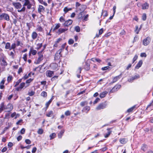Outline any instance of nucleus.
<instances>
[{
    "label": "nucleus",
    "mask_w": 153,
    "mask_h": 153,
    "mask_svg": "<svg viewBox=\"0 0 153 153\" xmlns=\"http://www.w3.org/2000/svg\"><path fill=\"white\" fill-rule=\"evenodd\" d=\"M0 108L2 109L3 111L4 110L7 108H9L10 111H11L13 108V107L11 104H8L7 106H5L4 105V103L2 102L0 105Z\"/></svg>",
    "instance_id": "nucleus-1"
},
{
    "label": "nucleus",
    "mask_w": 153,
    "mask_h": 153,
    "mask_svg": "<svg viewBox=\"0 0 153 153\" xmlns=\"http://www.w3.org/2000/svg\"><path fill=\"white\" fill-rule=\"evenodd\" d=\"M4 19L7 21L10 20V16L9 15L5 13H2L0 15V20Z\"/></svg>",
    "instance_id": "nucleus-2"
},
{
    "label": "nucleus",
    "mask_w": 153,
    "mask_h": 153,
    "mask_svg": "<svg viewBox=\"0 0 153 153\" xmlns=\"http://www.w3.org/2000/svg\"><path fill=\"white\" fill-rule=\"evenodd\" d=\"M61 52L60 51H58L55 54L54 59L55 60H58L60 61V58L62 56Z\"/></svg>",
    "instance_id": "nucleus-3"
},
{
    "label": "nucleus",
    "mask_w": 153,
    "mask_h": 153,
    "mask_svg": "<svg viewBox=\"0 0 153 153\" xmlns=\"http://www.w3.org/2000/svg\"><path fill=\"white\" fill-rule=\"evenodd\" d=\"M107 104L106 102L100 104L96 108V109L99 110L101 109L105 108Z\"/></svg>",
    "instance_id": "nucleus-4"
},
{
    "label": "nucleus",
    "mask_w": 153,
    "mask_h": 153,
    "mask_svg": "<svg viewBox=\"0 0 153 153\" xmlns=\"http://www.w3.org/2000/svg\"><path fill=\"white\" fill-rule=\"evenodd\" d=\"M39 57L36 62V64H39L40 62L43 59V56L42 53V51H39L38 53Z\"/></svg>",
    "instance_id": "nucleus-5"
},
{
    "label": "nucleus",
    "mask_w": 153,
    "mask_h": 153,
    "mask_svg": "<svg viewBox=\"0 0 153 153\" xmlns=\"http://www.w3.org/2000/svg\"><path fill=\"white\" fill-rule=\"evenodd\" d=\"M121 87V85H116L111 90L110 93H112L116 92Z\"/></svg>",
    "instance_id": "nucleus-6"
},
{
    "label": "nucleus",
    "mask_w": 153,
    "mask_h": 153,
    "mask_svg": "<svg viewBox=\"0 0 153 153\" xmlns=\"http://www.w3.org/2000/svg\"><path fill=\"white\" fill-rule=\"evenodd\" d=\"M151 41V39L150 37H147L145 39L143 40V45L145 46H147L148 45Z\"/></svg>",
    "instance_id": "nucleus-7"
},
{
    "label": "nucleus",
    "mask_w": 153,
    "mask_h": 153,
    "mask_svg": "<svg viewBox=\"0 0 153 153\" xmlns=\"http://www.w3.org/2000/svg\"><path fill=\"white\" fill-rule=\"evenodd\" d=\"M140 76L138 74H137L134 76H132L128 80V81L130 82H132V81L136 79H137L140 78Z\"/></svg>",
    "instance_id": "nucleus-8"
},
{
    "label": "nucleus",
    "mask_w": 153,
    "mask_h": 153,
    "mask_svg": "<svg viewBox=\"0 0 153 153\" xmlns=\"http://www.w3.org/2000/svg\"><path fill=\"white\" fill-rule=\"evenodd\" d=\"M73 22V21L71 19H68L65 22V23L63 24V25L64 26H68L71 25Z\"/></svg>",
    "instance_id": "nucleus-9"
},
{
    "label": "nucleus",
    "mask_w": 153,
    "mask_h": 153,
    "mask_svg": "<svg viewBox=\"0 0 153 153\" xmlns=\"http://www.w3.org/2000/svg\"><path fill=\"white\" fill-rule=\"evenodd\" d=\"M45 10V7L41 5H39L38 8V11L39 13L41 14L42 12H43Z\"/></svg>",
    "instance_id": "nucleus-10"
},
{
    "label": "nucleus",
    "mask_w": 153,
    "mask_h": 153,
    "mask_svg": "<svg viewBox=\"0 0 153 153\" xmlns=\"http://www.w3.org/2000/svg\"><path fill=\"white\" fill-rule=\"evenodd\" d=\"M53 75V71L50 70H48L46 71V75L47 76L51 77Z\"/></svg>",
    "instance_id": "nucleus-11"
},
{
    "label": "nucleus",
    "mask_w": 153,
    "mask_h": 153,
    "mask_svg": "<svg viewBox=\"0 0 153 153\" xmlns=\"http://www.w3.org/2000/svg\"><path fill=\"white\" fill-rule=\"evenodd\" d=\"M13 5L17 9H19L22 7V5L19 3H13Z\"/></svg>",
    "instance_id": "nucleus-12"
},
{
    "label": "nucleus",
    "mask_w": 153,
    "mask_h": 153,
    "mask_svg": "<svg viewBox=\"0 0 153 153\" xmlns=\"http://www.w3.org/2000/svg\"><path fill=\"white\" fill-rule=\"evenodd\" d=\"M122 74L119 76H116V77L114 78L113 79L112 82H111V83H114L117 82L118 79H119L121 77Z\"/></svg>",
    "instance_id": "nucleus-13"
},
{
    "label": "nucleus",
    "mask_w": 153,
    "mask_h": 153,
    "mask_svg": "<svg viewBox=\"0 0 153 153\" xmlns=\"http://www.w3.org/2000/svg\"><path fill=\"white\" fill-rule=\"evenodd\" d=\"M37 53V51L36 50H34L33 47H31L30 48V51L29 53V55H30L31 53L33 55H35Z\"/></svg>",
    "instance_id": "nucleus-14"
},
{
    "label": "nucleus",
    "mask_w": 153,
    "mask_h": 153,
    "mask_svg": "<svg viewBox=\"0 0 153 153\" xmlns=\"http://www.w3.org/2000/svg\"><path fill=\"white\" fill-rule=\"evenodd\" d=\"M90 109V108L89 106H86L83 107L82 111V112H86V113H87Z\"/></svg>",
    "instance_id": "nucleus-15"
},
{
    "label": "nucleus",
    "mask_w": 153,
    "mask_h": 153,
    "mask_svg": "<svg viewBox=\"0 0 153 153\" xmlns=\"http://www.w3.org/2000/svg\"><path fill=\"white\" fill-rule=\"evenodd\" d=\"M142 9L143 10L147 9L149 7V4L146 2H145L142 5Z\"/></svg>",
    "instance_id": "nucleus-16"
},
{
    "label": "nucleus",
    "mask_w": 153,
    "mask_h": 153,
    "mask_svg": "<svg viewBox=\"0 0 153 153\" xmlns=\"http://www.w3.org/2000/svg\"><path fill=\"white\" fill-rule=\"evenodd\" d=\"M111 129V128H107V130L108 131V132L107 133L105 134V135L104 137L105 138H107L109 136L110 134L112 132V131H110V130Z\"/></svg>",
    "instance_id": "nucleus-17"
},
{
    "label": "nucleus",
    "mask_w": 153,
    "mask_h": 153,
    "mask_svg": "<svg viewBox=\"0 0 153 153\" xmlns=\"http://www.w3.org/2000/svg\"><path fill=\"white\" fill-rule=\"evenodd\" d=\"M25 84V83L24 82H22L21 83L20 85V86L16 88V90L17 91H19L20 90L24 87Z\"/></svg>",
    "instance_id": "nucleus-18"
},
{
    "label": "nucleus",
    "mask_w": 153,
    "mask_h": 153,
    "mask_svg": "<svg viewBox=\"0 0 153 153\" xmlns=\"http://www.w3.org/2000/svg\"><path fill=\"white\" fill-rule=\"evenodd\" d=\"M38 36L37 33L35 31L32 32L31 34V37L32 39L33 40L36 39Z\"/></svg>",
    "instance_id": "nucleus-19"
},
{
    "label": "nucleus",
    "mask_w": 153,
    "mask_h": 153,
    "mask_svg": "<svg viewBox=\"0 0 153 153\" xmlns=\"http://www.w3.org/2000/svg\"><path fill=\"white\" fill-rule=\"evenodd\" d=\"M68 30V29H63V28H60L58 30V32L57 33L59 34H60L61 33H62L63 32H64L66 31L67 30Z\"/></svg>",
    "instance_id": "nucleus-20"
},
{
    "label": "nucleus",
    "mask_w": 153,
    "mask_h": 153,
    "mask_svg": "<svg viewBox=\"0 0 153 153\" xmlns=\"http://www.w3.org/2000/svg\"><path fill=\"white\" fill-rule=\"evenodd\" d=\"M143 62L142 60H140L137 64L135 67L136 69H138L140 68Z\"/></svg>",
    "instance_id": "nucleus-21"
},
{
    "label": "nucleus",
    "mask_w": 153,
    "mask_h": 153,
    "mask_svg": "<svg viewBox=\"0 0 153 153\" xmlns=\"http://www.w3.org/2000/svg\"><path fill=\"white\" fill-rule=\"evenodd\" d=\"M107 93L108 92L106 91H103L100 94V97L101 98H103L105 96Z\"/></svg>",
    "instance_id": "nucleus-22"
},
{
    "label": "nucleus",
    "mask_w": 153,
    "mask_h": 153,
    "mask_svg": "<svg viewBox=\"0 0 153 153\" xmlns=\"http://www.w3.org/2000/svg\"><path fill=\"white\" fill-rule=\"evenodd\" d=\"M85 65L84 67V69L86 71H88L90 69V65L87 62H85Z\"/></svg>",
    "instance_id": "nucleus-23"
},
{
    "label": "nucleus",
    "mask_w": 153,
    "mask_h": 153,
    "mask_svg": "<svg viewBox=\"0 0 153 153\" xmlns=\"http://www.w3.org/2000/svg\"><path fill=\"white\" fill-rule=\"evenodd\" d=\"M5 48L6 49H9V50H11L10 48V44L9 42H7L6 44Z\"/></svg>",
    "instance_id": "nucleus-24"
},
{
    "label": "nucleus",
    "mask_w": 153,
    "mask_h": 153,
    "mask_svg": "<svg viewBox=\"0 0 153 153\" xmlns=\"http://www.w3.org/2000/svg\"><path fill=\"white\" fill-rule=\"evenodd\" d=\"M88 102L86 101H84L81 102L80 103V105L81 107H83L84 106L87 105Z\"/></svg>",
    "instance_id": "nucleus-25"
},
{
    "label": "nucleus",
    "mask_w": 153,
    "mask_h": 153,
    "mask_svg": "<svg viewBox=\"0 0 153 153\" xmlns=\"http://www.w3.org/2000/svg\"><path fill=\"white\" fill-rule=\"evenodd\" d=\"M52 100V98H51L50 100L48 102H47L46 103V104H45V105L46 106V110L47 109V108L49 106V105L51 103V102Z\"/></svg>",
    "instance_id": "nucleus-26"
},
{
    "label": "nucleus",
    "mask_w": 153,
    "mask_h": 153,
    "mask_svg": "<svg viewBox=\"0 0 153 153\" xmlns=\"http://www.w3.org/2000/svg\"><path fill=\"white\" fill-rule=\"evenodd\" d=\"M53 112L52 111H50L48 112L46 114V115L48 117H50L53 116Z\"/></svg>",
    "instance_id": "nucleus-27"
},
{
    "label": "nucleus",
    "mask_w": 153,
    "mask_h": 153,
    "mask_svg": "<svg viewBox=\"0 0 153 153\" xmlns=\"http://www.w3.org/2000/svg\"><path fill=\"white\" fill-rule=\"evenodd\" d=\"M147 146L145 144H143L141 148V149L144 152L147 149Z\"/></svg>",
    "instance_id": "nucleus-28"
},
{
    "label": "nucleus",
    "mask_w": 153,
    "mask_h": 153,
    "mask_svg": "<svg viewBox=\"0 0 153 153\" xmlns=\"http://www.w3.org/2000/svg\"><path fill=\"white\" fill-rule=\"evenodd\" d=\"M64 131L62 130L58 134V137L59 138H60L62 137L63 133H64Z\"/></svg>",
    "instance_id": "nucleus-29"
},
{
    "label": "nucleus",
    "mask_w": 153,
    "mask_h": 153,
    "mask_svg": "<svg viewBox=\"0 0 153 153\" xmlns=\"http://www.w3.org/2000/svg\"><path fill=\"white\" fill-rule=\"evenodd\" d=\"M71 10V8H68L67 7H65L64 9V11L65 13H66L68 11Z\"/></svg>",
    "instance_id": "nucleus-30"
},
{
    "label": "nucleus",
    "mask_w": 153,
    "mask_h": 153,
    "mask_svg": "<svg viewBox=\"0 0 153 153\" xmlns=\"http://www.w3.org/2000/svg\"><path fill=\"white\" fill-rule=\"evenodd\" d=\"M136 106V105H134V106H132V107H131V108H129L127 110V112L129 113L131 112L135 108Z\"/></svg>",
    "instance_id": "nucleus-31"
},
{
    "label": "nucleus",
    "mask_w": 153,
    "mask_h": 153,
    "mask_svg": "<svg viewBox=\"0 0 153 153\" xmlns=\"http://www.w3.org/2000/svg\"><path fill=\"white\" fill-rule=\"evenodd\" d=\"M66 45V43H65L63 44L61 46V48L59 49L58 51H60L61 52H62L63 51L65 48V47Z\"/></svg>",
    "instance_id": "nucleus-32"
},
{
    "label": "nucleus",
    "mask_w": 153,
    "mask_h": 153,
    "mask_svg": "<svg viewBox=\"0 0 153 153\" xmlns=\"http://www.w3.org/2000/svg\"><path fill=\"white\" fill-rule=\"evenodd\" d=\"M102 15L104 16H108V13L105 10H103L102 13Z\"/></svg>",
    "instance_id": "nucleus-33"
},
{
    "label": "nucleus",
    "mask_w": 153,
    "mask_h": 153,
    "mask_svg": "<svg viewBox=\"0 0 153 153\" xmlns=\"http://www.w3.org/2000/svg\"><path fill=\"white\" fill-rule=\"evenodd\" d=\"M60 26V24L59 23L56 25L54 27L53 29V31H54L55 30L58 29Z\"/></svg>",
    "instance_id": "nucleus-34"
},
{
    "label": "nucleus",
    "mask_w": 153,
    "mask_h": 153,
    "mask_svg": "<svg viewBox=\"0 0 153 153\" xmlns=\"http://www.w3.org/2000/svg\"><path fill=\"white\" fill-rule=\"evenodd\" d=\"M41 96L44 97H46L47 96V93L45 91H42L41 93Z\"/></svg>",
    "instance_id": "nucleus-35"
},
{
    "label": "nucleus",
    "mask_w": 153,
    "mask_h": 153,
    "mask_svg": "<svg viewBox=\"0 0 153 153\" xmlns=\"http://www.w3.org/2000/svg\"><path fill=\"white\" fill-rule=\"evenodd\" d=\"M56 136V134L55 133H53L50 135V139L51 140L55 138Z\"/></svg>",
    "instance_id": "nucleus-36"
},
{
    "label": "nucleus",
    "mask_w": 153,
    "mask_h": 153,
    "mask_svg": "<svg viewBox=\"0 0 153 153\" xmlns=\"http://www.w3.org/2000/svg\"><path fill=\"white\" fill-rule=\"evenodd\" d=\"M142 19L143 21H145L146 19V15L145 13H143L142 16Z\"/></svg>",
    "instance_id": "nucleus-37"
},
{
    "label": "nucleus",
    "mask_w": 153,
    "mask_h": 153,
    "mask_svg": "<svg viewBox=\"0 0 153 153\" xmlns=\"http://www.w3.org/2000/svg\"><path fill=\"white\" fill-rule=\"evenodd\" d=\"M16 47V44L15 43H13L12 44L11 46H10V48L11 50L12 49H13V51H15L14 49Z\"/></svg>",
    "instance_id": "nucleus-38"
},
{
    "label": "nucleus",
    "mask_w": 153,
    "mask_h": 153,
    "mask_svg": "<svg viewBox=\"0 0 153 153\" xmlns=\"http://www.w3.org/2000/svg\"><path fill=\"white\" fill-rule=\"evenodd\" d=\"M22 79H20L18 80L16 82L15 85H14V87H16L17 85H18L22 81Z\"/></svg>",
    "instance_id": "nucleus-39"
},
{
    "label": "nucleus",
    "mask_w": 153,
    "mask_h": 153,
    "mask_svg": "<svg viewBox=\"0 0 153 153\" xmlns=\"http://www.w3.org/2000/svg\"><path fill=\"white\" fill-rule=\"evenodd\" d=\"M75 30L76 31V32H79L80 31V29L79 26H76L75 27Z\"/></svg>",
    "instance_id": "nucleus-40"
},
{
    "label": "nucleus",
    "mask_w": 153,
    "mask_h": 153,
    "mask_svg": "<svg viewBox=\"0 0 153 153\" xmlns=\"http://www.w3.org/2000/svg\"><path fill=\"white\" fill-rule=\"evenodd\" d=\"M120 142L121 143L124 144L126 143V141L125 139H122L120 140Z\"/></svg>",
    "instance_id": "nucleus-41"
},
{
    "label": "nucleus",
    "mask_w": 153,
    "mask_h": 153,
    "mask_svg": "<svg viewBox=\"0 0 153 153\" xmlns=\"http://www.w3.org/2000/svg\"><path fill=\"white\" fill-rule=\"evenodd\" d=\"M25 2L23 5V6H25L28 5L29 4H30V2L29 0H25Z\"/></svg>",
    "instance_id": "nucleus-42"
},
{
    "label": "nucleus",
    "mask_w": 153,
    "mask_h": 153,
    "mask_svg": "<svg viewBox=\"0 0 153 153\" xmlns=\"http://www.w3.org/2000/svg\"><path fill=\"white\" fill-rule=\"evenodd\" d=\"M42 43H38L37 45V48L36 49L38 50L39 49H40L42 46Z\"/></svg>",
    "instance_id": "nucleus-43"
},
{
    "label": "nucleus",
    "mask_w": 153,
    "mask_h": 153,
    "mask_svg": "<svg viewBox=\"0 0 153 153\" xmlns=\"http://www.w3.org/2000/svg\"><path fill=\"white\" fill-rule=\"evenodd\" d=\"M80 7L81 8H80L79 9L81 11L84 10L86 8V6L85 5H82Z\"/></svg>",
    "instance_id": "nucleus-44"
},
{
    "label": "nucleus",
    "mask_w": 153,
    "mask_h": 153,
    "mask_svg": "<svg viewBox=\"0 0 153 153\" xmlns=\"http://www.w3.org/2000/svg\"><path fill=\"white\" fill-rule=\"evenodd\" d=\"M43 130L42 128L39 129L37 131V133L40 134H41L43 133Z\"/></svg>",
    "instance_id": "nucleus-45"
},
{
    "label": "nucleus",
    "mask_w": 153,
    "mask_h": 153,
    "mask_svg": "<svg viewBox=\"0 0 153 153\" xmlns=\"http://www.w3.org/2000/svg\"><path fill=\"white\" fill-rule=\"evenodd\" d=\"M83 12H80L78 15L79 19H81L82 18L83 15Z\"/></svg>",
    "instance_id": "nucleus-46"
},
{
    "label": "nucleus",
    "mask_w": 153,
    "mask_h": 153,
    "mask_svg": "<svg viewBox=\"0 0 153 153\" xmlns=\"http://www.w3.org/2000/svg\"><path fill=\"white\" fill-rule=\"evenodd\" d=\"M36 30L38 31L42 32L43 30V29L41 27L39 26L36 29Z\"/></svg>",
    "instance_id": "nucleus-47"
},
{
    "label": "nucleus",
    "mask_w": 153,
    "mask_h": 153,
    "mask_svg": "<svg viewBox=\"0 0 153 153\" xmlns=\"http://www.w3.org/2000/svg\"><path fill=\"white\" fill-rule=\"evenodd\" d=\"M74 43V41L72 39H70L68 41V43L69 45H72Z\"/></svg>",
    "instance_id": "nucleus-48"
},
{
    "label": "nucleus",
    "mask_w": 153,
    "mask_h": 153,
    "mask_svg": "<svg viewBox=\"0 0 153 153\" xmlns=\"http://www.w3.org/2000/svg\"><path fill=\"white\" fill-rule=\"evenodd\" d=\"M13 77L12 76L10 75L9 76L7 79V81L8 82H9L10 81L13 79Z\"/></svg>",
    "instance_id": "nucleus-49"
},
{
    "label": "nucleus",
    "mask_w": 153,
    "mask_h": 153,
    "mask_svg": "<svg viewBox=\"0 0 153 153\" xmlns=\"http://www.w3.org/2000/svg\"><path fill=\"white\" fill-rule=\"evenodd\" d=\"M138 58V56L137 55H135L133 59L132 63H133Z\"/></svg>",
    "instance_id": "nucleus-50"
},
{
    "label": "nucleus",
    "mask_w": 153,
    "mask_h": 153,
    "mask_svg": "<svg viewBox=\"0 0 153 153\" xmlns=\"http://www.w3.org/2000/svg\"><path fill=\"white\" fill-rule=\"evenodd\" d=\"M100 100V99L99 98H97L93 102V104H95L97 103Z\"/></svg>",
    "instance_id": "nucleus-51"
},
{
    "label": "nucleus",
    "mask_w": 153,
    "mask_h": 153,
    "mask_svg": "<svg viewBox=\"0 0 153 153\" xmlns=\"http://www.w3.org/2000/svg\"><path fill=\"white\" fill-rule=\"evenodd\" d=\"M58 76H55L53 77H52L51 80L52 81H53L54 80H56V79H57L58 78Z\"/></svg>",
    "instance_id": "nucleus-52"
},
{
    "label": "nucleus",
    "mask_w": 153,
    "mask_h": 153,
    "mask_svg": "<svg viewBox=\"0 0 153 153\" xmlns=\"http://www.w3.org/2000/svg\"><path fill=\"white\" fill-rule=\"evenodd\" d=\"M35 94L34 92L31 91L30 92H28V94L30 96H32L34 95Z\"/></svg>",
    "instance_id": "nucleus-53"
},
{
    "label": "nucleus",
    "mask_w": 153,
    "mask_h": 153,
    "mask_svg": "<svg viewBox=\"0 0 153 153\" xmlns=\"http://www.w3.org/2000/svg\"><path fill=\"white\" fill-rule=\"evenodd\" d=\"M59 20L61 22H63L65 21V19L63 16H61Z\"/></svg>",
    "instance_id": "nucleus-54"
},
{
    "label": "nucleus",
    "mask_w": 153,
    "mask_h": 153,
    "mask_svg": "<svg viewBox=\"0 0 153 153\" xmlns=\"http://www.w3.org/2000/svg\"><path fill=\"white\" fill-rule=\"evenodd\" d=\"M2 64L5 66H6L7 65V62L4 59L2 60Z\"/></svg>",
    "instance_id": "nucleus-55"
},
{
    "label": "nucleus",
    "mask_w": 153,
    "mask_h": 153,
    "mask_svg": "<svg viewBox=\"0 0 153 153\" xmlns=\"http://www.w3.org/2000/svg\"><path fill=\"white\" fill-rule=\"evenodd\" d=\"M23 44L22 43H20V41L17 40V46H19V45H20L21 46L23 45Z\"/></svg>",
    "instance_id": "nucleus-56"
},
{
    "label": "nucleus",
    "mask_w": 153,
    "mask_h": 153,
    "mask_svg": "<svg viewBox=\"0 0 153 153\" xmlns=\"http://www.w3.org/2000/svg\"><path fill=\"white\" fill-rule=\"evenodd\" d=\"M33 79L31 78H30L28 79L26 81V83H29L31 82L33 80Z\"/></svg>",
    "instance_id": "nucleus-57"
},
{
    "label": "nucleus",
    "mask_w": 153,
    "mask_h": 153,
    "mask_svg": "<svg viewBox=\"0 0 153 153\" xmlns=\"http://www.w3.org/2000/svg\"><path fill=\"white\" fill-rule=\"evenodd\" d=\"M109 68V67L108 66H105L102 68V70L103 71L106 70L108 69Z\"/></svg>",
    "instance_id": "nucleus-58"
},
{
    "label": "nucleus",
    "mask_w": 153,
    "mask_h": 153,
    "mask_svg": "<svg viewBox=\"0 0 153 153\" xmlns=\"http://www.w3.org/2000/svg\"><path fill=\"white\" fill-rule=\"evenodd\" d=\"M70 114V112L69 111H67L65 112V114L67 116H69Z\"/></svg>",
    "instance_id": "nucleus-59"
},
{
    "label": "nucleus",
    "mask_w": 153,
    "mask_h": 153,
    "mask_svg": "<svg viewBox=\"0 0 153 153\" xmlns=\"http://www.w3.org/2000/svg\"><path fill=\"white\" fill-rule=\"evenodd\" d=\"M13 143L11 142H9L8 144V146L9 148H10V147H11L12 146H13Z\"/></svg>",
    "instance_id": "nucleus-60"
},
{
    "label": "nucleus",
    "mask_w": 153,
    "mask_h": 153,
    "mask_svg": "<svg viewBox=\"0 0 153 153\" xmlns=\"http://www.w3.org/2000/svg\"><path fill=\"white\" fill-rule=\"evenodd\" d=\"M126 32L125 30H122L121 32L120 33V34L121 36L124 35H125Z\"/></svg>",
    "instance_id": "nucleus-61"
},
{
    "label": "nucleus",
    "mask_w": 153,
    "mask_h": 153,
    "mask_svg": "<svg viewBox=\"0 0 153 153\" xmlns=\"http://www.w3.org/2000/svg\"><path fill=\"white\" fill-rule=\"evenodd\" d=\"M140 56L141 57H146V54L145 53H141L140 54Z\"/></svg>",
    "instance_id": "nucleus-62"
},
{
    "label": "nucleus",
    "mask_w": 153,
    "mask_h": 153,
    "mask_svg": "<svg viewBox=\"0 0 153 153\" xmlns=\"http://www.w3.org/2000/svg\"><path fill=\"white\" fill-rule=\"evenodd\" d=\"M25 142L27 144H30L31 143V141L29 139H27L25 140Z\"/></svg>",
    "instance_id": "nucleus-63"
},
{
    "label": "nucleus",
    "mask_w": 153,
    "mask_h": 153,
    "mask_svg": "<svg viewBox=\"0 0 153 153\" xmlns=\"http://www.w3.org/2000/svg\"><path fill=\"white\" fill-rule=\"evenodd\" d=\"M27 54H25L24 55V56H23V59L25 61H27Z\"/></svg>",
    "instance_id": "nucleus-64"
}]
</instances>
